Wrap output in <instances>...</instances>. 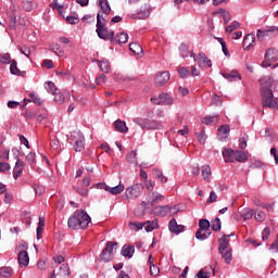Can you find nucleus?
Instances as JSON below:
<instances>
[{
  "label": "nucleus",
  "instance_id": "2f4dec72",
  "mask_svg": "<svg viewBox=\"0 0 278 278\" xmlns=\"http://www.w3.org/2000/svg\"><path fill=\"white\" fill-rule=\"evenodd\" d=\"M227 247H229V241H227V235H224L218 248L220 255H223L224 251H227Z\"/></svg>",
  "mask_w": 278,
  "mask_h": 278
},
{
  "label": "nucleus",
  "instance_id": "bb28decb",
  "mask_svg": "<svg viewBox=\"0 0 278 278\" xmlns=\"http://www.w3.org/2000/svg\"><path fill=\"white\" fill-rule=\"evenodd\" d=\"M129 51H131V53H135V55H142L143 53L142 46H140V43L138 42L130 43Z\"/></svg>",
  "mask_w": 278,
  "mask_h": 278
},
{
  "label": "nucleus",
  "instance_id": "69168bd1",
  "mask_svg": "<svg viewBox=\"0 0 278 278\" xmlns=\"http://www.w3.org/2000/svg\"><path fill=\"white\" fill-rule=\"evenodd\" d=\"M129 225L131 229H135L136 231H140V229L144 227V223H130Z\"/></svg>",
  "mask_w": 278,
  "mask_h": 278
},
{
  "label": "nucleus",
  "instance_id": "864d4df0",
  "mask_svg": "<svg viewBox=\"0 0 278 278\" xmlns=\"http://www.w3.org/2000/svg\"><path fill=\"white\" fill-rule=\"evenodd\" d=\"M219 14H222V16H223V18H224L225 25H227V23H229V21H231V14H229L228 11L222 9V10L219 11Z\"/></svg>",
  "mask_w": 278,
  "mask_h": 278
},
{
  "label": "nucleus",
  "instance_id": "680f3d73",
  "mask_svg": "<svg viewBox=\"0 0 278 278\" xmlns=\"http://www.w3.org/2000/svg\"><path fill=\"white\" fill-rule=\"evenodd\" d=\"M150 275H152V277H157L160 275V267L150 265Z\"/></svg>",
  "mask_w": 278,
  "mask_h": 278
},
{
  "label": "nucleus",
  "instance_id": "774afa93",
  "mask_svg": "<svg viewBox=\"0 0 278 278\" xmlns=\"http://www.w3.org/2000/svg\"><path fill=\"white\" fill-rule=\"evenodd\" d=\"M26 160L28 164H34V162H36V154L34 152L28 153Z\"/></svg>",
  "mask_w": 278,
  "mask_h": 278
},
{
  "label": "nucleus",
  "instance_id": "f3484780",
  "mask_svg": "<svg viewBox=\"0 0 278 278\" xmlns=\"http://www.w3.org/2000/svg\"><path fill=\"white\" fill-rule=\"evenodd\" d=\"M24 166H25V162H23L22 160L16 161L15 166L13 168V177L15 179H18V177H21Z\"/></svg>",
  "mask_w": 278,
  "mask_h": 278
},
{
  "label": "nucleus",
  "instance_id": "aec40b11",
  "mask_svg": "<svg viewBox=\"0 0 278 278\" xmlns=\"http://www.w3.org/2000/svg\"><path fill=\"white\" fill-rule=\"evenodd\" d=\"M113 40L117 42V45H125L129 40V35L125 31H122L117 34L115 37H113Z\"/></svg>",
  "mask_w": 278,
  "mask_h": 278
},
{
  "label": "nucleus",
  "instance_id": "e433bc0d",
  "mask_svg": "<svg viewBox=\"0 0 278 278\" xmlns=\"http://www.w3.org/2000/svg\"><path fill=\"white\" fill-rule=\"evenodd\" d=\"M199 229L205 232H211L210 231V220L207 219H200L199 222Z\"/></svg>",
  "mask_w": 278,
  "mask_h": 278
},
{
  "label": "nucleus",
  "instance_id": "7ed1b4c3",
  "mask_svg": "<svg viewBox=\"0 0 278 278\" xmlns=\"http://www.w3.org/2000/svg\"><path fill=\"white\" fill-rule=\"evenodd\" d=\"M135 125L141 127V129H162V124L155 119L142 118V117H135L132 119Z\"/></svg>",
  "mask_w": 278,
  "mask_h": 278
},
{
  "label": "nucleus",
  "instance_id": "c03bdc74",
  "mask_svg": "<svg viewBox=\"0 0 278 278\" xmlns=\"http://www.w3.org/2000/svg\"><path fill=\"white\" fill-rule=\"evenodd\" d=\"M203 125H212V123H218V116H205L202 118Z\"/></svg>",
  "mask_w": 278,
  "mask_h": 278
},
{
  "label": "nucleus",
  "instance_id": "052dcab7",
  "mask_svg": "<svg viewBox=\"0 0 278 278\" xmlns=\"http://www.w3.org/2000/svg\"><path fill=\"white\" fill-rule=\"evenodd\" d=\"M222 255H223L226 264H231V260H232L231 251L223 252Z\"/></svg>",
  "mask_w": 278,
  "mask_h": 278
},
{
  "label": "nucleus",
  "instance_id": "4be33fe9",
  "mask_svg": "<svg viewBox=\"0 0 278 278\" xmlns=\"http://www.w3.org/2000/svg\"><path fill=\"white\" fill-rule=\"evenodd\" d=\"M97 62L102 73H110V71H112V67L110 66V61H108L106 59H102L101 61L97 60Z\"/></svg>",
  "mask_w": 278,
  "mask_h": 278
},
{
  "label": "nucleus",
  "instance_id": "09e8293b",
  "mask_svg": "<svg viewBox=\"0 0 278 278\" xmlns=\"http://www.w3.org/2000/svg\"><path fill=\"white\" fill-rule=\"evenodd\" d=\"M239 27H240L239 22L235 21L226 27V33L231 34V33L236 31V29H238Z\"/></svg>",
  "mask_w": 278,
  "mask_h": 278
},
{
  "label": "nucleus",
  "instance_id": "a878e982",
  "mask_svg": "<svg viewBox=\"0 0 278 278\" xmlns=\"http://www.w3.org/2000/svg\"><path fill=\"white\" fill-rule=\"evenodd\" d=\"M249 160V154L240 150L235 151V161L236 162H247Z\"/></svg>",
  "mask_w": 278,
  "mask_h": 278
},
{
  "label": "nucleus",
  "instance_id": "7c9ffc66",
  "mask_svg": "<svg viewBox=\"0 0 278 278\" xmlns=\"http://www.w3.org/2000/svg\"><path fill=\"white\" fill-rule=\"evenodd\" d=\"M161 201H164V195H162V193L153 192L152 199L150 200V204L152 206L157 205V203H160Z\"/></svg>",
  "mask_w": 278,
  "mask_h": 278
},
{
  "label": "nucleus",
  "instance_id": "f257e3e1",
  "mask_svg": "<svg viewBox=\"0 0 278 278\" xmlns=\"http://www.w3.org/2000/svg\"><path fill=\"white\" fill-rule=\"evenodd\" d=\"M261 97L263 108H269V110H278V98H275L273 93V80L270 76H264L260 79Z\"/></svg>",
  "mask_w": 278,
  "mask_h": 278
},
{
  "label": "nucleus",
  "instance_id": "dca6fc26",
  "mask_svg": "<svg viewBox=\"0 0 278 278\" xmlns=\"http://www.w3.org/2000/svg\"><path fill=\"white\" fill-rule=\"evenodd\" d=\"M17 261L20 266H29V254L27 251H20Z\"/></svg>",
  "mask_w": 278,
  "mask_h": 278
},
{
  "label": "nucleus",
  "instance_id": "37998d69",
  "mask_svg": "<svg viewBox=\"0 0 278 278\" xmlns=\"http://www.w3.org/2000/svg\"><path fill=\"white\" fill-rule=\"evenodd\" d=\"M243 220H251L253 216H255V211L251 208H245V211L241 214Z\"/></svg>",
  "mask_w": 278,
  "mask_h": 278
},
{
  "label": "nucleus",
  "instance_id": "3c124183",
  "mask_svg": "<svg viewBox=\"0 0 278 278\" xmlns=\"http://www.w3.org/2000/svg\"><path fill=\"white\" fill-rule=\"evenodd\" d=\"M254 218L257 223H264V220H266V213L262 212V211H257L254 214Z\"/></svg>",
  "mask_w": 278,
  "mask_h": 278
},
{
  "label": "nucleus",
  "instance_id": "20e7f679",
  "mask_svg": "<svg viewBox=\"0 0 278 278\" xmlns=\"http://www.w3.org/2000/svg\"><path fill=\"white\" fill-rule=\"evenodd\" d=\"M116 247H118V242L108 241L100 254V260L102 262H112V260H114V251H116Z\"/></svg>",
  "mask_w": 278,
  "mask_h": 278
},
{
  "label": "nucleus",
  "instance_id": "5fc2aeb1",
  "mask_svg": "<svg viewBox=\"0 0 278 278\" xmlns=\"http://www.w3.org/2000/svg\"><path fill=\"white\" fill-rule=\"evenodd\" d=\"M22 7H23V10H25V12H31V10H34V2L25 0Z\"/></svg>",
  "mask_w": 278,
  "mask_h": 278
},
{
  "label": "nucleus",
  "instance_id": "393cba45",
  "mask_svg": "<svg viewBox=\"0 0 278 278\" xmlns=\"http://www.w3.org/2000/svg\"><path fill=\"white\" fill-rule=\"evenodd\" d=\"M125 191V185L119 184L115 187H109L106 188V192H110V194H121Z\"/></svg>",
  "mask_w": 278,
  "mask_h": 278
},
{
  "label": "nucleus",
  "instance_id": "473e14b6",
  "mask_svg": "<svg viewBox=\"0 0 278 278\" xmlns=\"http://www.w3.org/2000/svg\"><path fill=\"white\" fill-rule=\"evenodd\" d=\"M46 90L50 94H56L60 89L55 87V84L53 81L46 83Z\"/></svg>",
  "mask_w": 278,
  "mask_h": 278
},
{
  "label": "nucleus",
  "instance_id": "9b49d317",
  "mask_svg": "<svg viewBox=\"0 0 278 278\" xmlns=\"http://www.w3.org/2000/svg\"><path fill=\"white\" fill-rule=\"evenodd\" d=\"M169 80H170V73H168L166 71L157 74L155 77L156 86H164V85L168 84Z\"/></svg>",
  "mask_w": 278,
  "mask_h": 278
},
{
  "label": "nucleus",
  "instance_id": "58836bf2",
  "mask_svg": "<svg viewBox=\"0 0 278 278\" xmlns=\"http://www.w3.org/2000/svg\"><path fill=\"white\" fill-rule=\"evenodd\" d=\"M126 160L129 164H138V154L136 151H130Z\"/></svg>",
  "mask_w": 278,
  "mask_h": 278
},
{
  "label": "nucleus",
  "instance_id": "8fccbe9b",
  "mask_svg": "<svg viewBox=\"0 0 278 278\" xmlns=\"http://www.w3.org/2000/svg\"><path fill=\"white\" fill-rule=\"evenodd\" d=\"M198 140L200 144H205L207 140V135L205 134V127H202L201 132L198 135Z\"/></svg>",
  "mask_w": 278,
  "mask_h": 278
},
{
  "label": "nucleus",
  "instance_id": "f704fd0d",
  "mask_svg": "<svg viewBox=\"0 0 278 278\" xmlns=\"http://www.w3.org/2000/svg\"><path fill=\"white\" fill-rule=\"evenodd\" d=\"M59 275L61 277H68V275H71V269L68 268V264H63L60 266Z\"/></svg>",
  "mask_w": 278,
  "mask_h": 278
},
{
  "label": "nucleus",
  "instance_id": "a18cd8bd",
  "mask_svg": "<svg viewBox=\"0 0 278 278\" xmlns=\"http://www.w3.org/2000/svg\"><path fill=\"white\" fill-rule=\"evenodd\" d=\"M0 277H4V278L12 277V268L11 267H1L0 268Z\"/></svg>",
  "mask_w": 278,
  "mask_h": 278
},
{
  "label": "nucleus",
  "instance_id": "4c0bfd02",
  "mask_svg": "<svg viewBox=\"0 0 278 278\" xmlns=\"http://www.w3.org/2000/svg\"><path fill=\"white\" fill-rule=\"evenodd\" d=\"M16 60H12L10 65V73L11 75H21V70H18Z\"/></svg>",
  "mask_w": 278,
  "mask_h": 278
},
{
  "label": "nucleus",
  "instance_id": "9d476101",
  "mask_svg": "<svg viewBox=\"0 0 278 278\" xmlns=\"http://www.w3.org/2000/svg\"><path fill=\"white\" fill-rule=\"evenodd\" d=\"M195 62H198L199 66L202 68H212V61L207 59L205 53H200L197 58H194Z\"/></svg>",
  "mask_w": 278,
  "mask_h": 278
},
{
  "label": "nucleus",
  "instance_id": "0e129e2a",
  "mask_svg": "<svg viewBox=\"0 0 278 278\" xmlns=\"http://www.w3.org/2000/svg\"><path fill=\"white\" fill-rule=\"evenodd\" d=\"M178 73H179L180 77H188V76H190V70H188L186 67H180L178 70Z\"/></svg>",
  "mask_w": 278,
  "mask_h": 278
},
{
  "label": "nucleus",
  "instance_id": "13d9d810",
  "mask_svg": "<svg viewBox=\"0 0 278 278\" xmlns=\"http://www.w3.org/2000/svg\"><path fill=\"white\" fill-rule=\"evenodd\" d=\"M197 278H210L211 274L210 271L205 270V269H200L198 271V274L195 275Z\"/></svg>",
  "mask_w": 278,
  "mask_h": 278
},
{
  "label": "nucleus",
  "instance_id": "1a4fd4ad",
  "mask_svg": "<svg viewBox=\"0 0 278 278\" xmlns=\"http://www.w3.org/2000/svg\"><path fill=\"white\" fill-rule=\"evenodd\" d=\"M96 33L101 40L110 39L111 41H114V30L109 31L108 27L105 26L102 28L96 29Z\"/></svg>",
  "mask_w": 278,
  "mask_h": 278
},
{
  "label": "nucleus",
  "instance_id": "603ef678",
  "mask_svg": "<svg viewBox=\"0 0 278 278\" xmlns=\"http://www.w3.org/2000/svg\"><path fill=\"white\" fill-rule=\"evenodd\" d=\"M17 49L21 53H23V55H25L28 59L29 55H31V50L27 46H18Z\"/></svg>",
  "mask_w": 278,
  "mask_h": 278
},
{
  "label": "nucleus",
  "instance_id": "bf43d9fd",
  "mask_svg": "<svg viewBox=\"0 0 278 278\" xmlns=\"http://www.w3.org/2000/svg\"><path fill=\"white\" fill-rule=\"evenodd\" d=\"M29 98L31 99L33 103L36 105H42V100L40 97L36 96L35 93H29Z\"/></svg>",
  "mask_w": 278,
  "mask_h": 278
},
{
  "label": "nucleus",
  "instance_id": "6ab92c4d",
  "mask_svg": "<svg viewBox=\"0 0 278 278\" xmlns=\"http://www.w3.org/2000/svg\"><path fill=\"white\" fill-rule=\"evenodd\" d=\"M98 5L101 9V12L106 16L110 15V12H112V8L110 7V1L108 0L98 1Z\"/></svg>",
  "mask_w": 278,
  "mask_h": 278
},
{
  "label": "nucleus",
  "instance_id": "5701e85b",
  "mask_svg": "<svg viewBox=\"0 0 278 278\" xmlns=\"http://www.w3.org/2000/svg\"><path fill=\"white\" fill-rule=\"evenodd\" d=\"M143 227H144L147 233H151V231H153L154 229H157V227H159L157 219L148 220V222L143 223Z\"/></svg>",
  "mask_w": 278,
  "mask_h": 278
},
{
  "label": "nucleus",
  "instance_id": "ddd939ff",
  "mask_svg": "<svg viewBox=\"0 0 278 278\" xmlns=\"http://www.w3.org/2000/svg\"><path fill=\"white\" fill-rule=\"evenodd\" d=\"M255 47V35L249 34L243 39V49L245 51H251Z\"/></svg>",
  "mask_w": 278,
  "mask_h": 278
},
{
  "label": "nucleus",
  "instance_id": "f8f14e48",
  "mask_svg": "<svg viewBox=\"0 0 278 278\" xmlns=\"http://www.w3.org/2000/svg\"><path fill=\"white\" fill-rule=\"evenodd\" d=\"M222 155H223L226 163H233L235 162L236 150H233L231 148H224L223 151H222Z\"/></svg>",
  "mask_w": 278,
  "mask_h": 278
},
{
  "label": "nucleus",
  "instance_id": "6e6552de",
  "mask_svg": "<svg viewBox=\"0 0 278 278\" xmlns=\"http://www.w3.org/2000/svg\"><path fill=\"white\" fill-rule=\"evenodd\" d=\"M168 229L170 233L179 236V233H184V231H186V226L177 224V219L173 218L168 223Z\"/></svg>",
  "mask_w": 278,
  "mask_h": 278
},
{
  "label": "nucleus",
  "instance_id": "a19ab883",
  "mask_svg": "<svg viewBox=\"0 0 278 278\" xmlns=\"http://www.w3.org/2000/svg\"><path fill=\"white\" fill-rule=\"evenodd\" d=\"M216 40L222 46V51L225 54V56L229 58V50L227 49V43L225 42V39H223L222 37H217Z\"/></svg>",
  "mask_w": 278,
  "mask_h": 278
},
{
  "label": "nucleus",
  "instance_id": "f03ea898",
  "mask_svg": "<svg viewBox=\"0 0 278 278\" xmlns=\"http://www.w3.org/2000/svg\"><path fill=\"white\" fill-rule=\"evenodd\" d=\"M92 219L90 218V215H88L87 212L84 210H77L74 212V214L68 218L67 225L70 229L79 230V229H87L88 225Z\"/></svg>",
  "mask_w": 278,
  "mask_h": 278
},
{
  "label": "nucleus",
  "instance_id": "79ce46f5",
  "mask_svg": "<svg viewBox=\"0 0 278 278\" xmlns=\"http://www.w3.org/2000/svg\"><path fill=\"white\" fill-rule=\"evenodd\" d=\"M96 27H97V29H102L103 27H105V17H103V15L101 13L97 14Z\"/></svg>",
  "mask_w": 278,
  "mask_h": 278
},
{
  "label": "nucleus",
  "instance_id": "a211bd4d",
  "mask_svg": "<svg viewBox=\"0 0 278 278\" xmlns=\"http://www.w3.org/2000/svg\"><path fill=\"white\" fill-rule=\"evenodd\" d=\"M135 252L136 248H134V245H123L121 254L123 255V257H128L129 260H131Z\"/></svg>",
  "mask_w": 278,
  "mask_h": 278
},
{
  "label": "nucleus",
  "instance_id": "ea45409f",
  "mask_svg": "<svg viewBox=\"0 0 278 278\" xmlns=\"http://www.w3.org/2000/svg\"><path fill=\"white\" fill-rule=\"evenodd\" d=\"M210 175H212V168L210 167V165H203L202 166V177L205 181H207V179H210Z\"/></svg>",
  "mask_w": 278,
  "mask_h": 278
},
{
  "label": "nucleus",
  "instance_id": "de8ad7c7",
  "mask_svg": "<svg viewBox=\"0 0 278 278\" xmlns=\"http://www.w3.org/2000/svg\"><path fill=\"white\" fill-rule=\"evenodd\" d=\"M0 62L2 64H10L12 62V56L10 53H0Z\"/></svg>",
  "mask_w": 278,
  "mask_h": 278
},
{
  "label": "nucleus",
  "instance_id": "39448f33",
  "mask_svg": "<svg viewBox=\"0 0 278 278\" xmlns=\"http://www.w3.org/2000/svg\"><path fill=\"white\" fill-rule=\"evenodd\" d=\"M142 190H144V185L141 182L135 184L128 188H126V198L129 200L138 199L140 194H142Z\"/></svg>",
  "mask_w": 278,
  "mask_h": 278
},
{
  "label": "nucleus",
  "instance_id": "b1692460",
  "mask_svg": "<svg viewBox=\"0 0 278 278\" xmlns=\"http://www.w3.org/2000/svg\"><path fill=\"white\" fill-rule=\"evenodd\" d=\"M49 49L59 58H64V49H62L59 43H51Z\"/></svg>",
  "mask_w": 278,
  "mask_h": 278
},
{
  "label": "nucleus",
  "instance_id": "412c9836",
  "mask_svg": "<svg viewBox=\"0 0 278 278\" xmlns=\"http://www.w3.org/2000/svg\"><path fill=\"white\" fill-rule=\"evenodd\" d=\"M114 127L116 131H119V134H127V131H129V128H127V124L121 119H117L114 123Z\"/></svg>",
  "mask_w": 278,
  "mask_h": 278
},
{
  "label": "nucleus",
  "instance_id": "c85d7f7f",
  "mask_svg": "<svg viewBox=\"0 0 278 278\" xmlns=\"http://www.w3.org/2000/svg\"><path fill=\"white\" fill-rule=\"evenodd\" d=\"M151 14V11L149 9H141L140 11H137V13L134 14L135 18H139L140 21L147 18Z\"/></svg>",
  "mask_w": 278,
  "mask_h": 278
},
{
  "label": "nucleus",
  "instance_id": "338daca9",
  "mask_svg": "<svg viewBox=\"0 0 278 278\" xmlns=\"http://www.w3.org/2000/svg\"><path fill=\"white\" fill-rule=\"evenodd\" d=\"M66 22L70 25H77V23H79V20L76 16L70 15L66 17Z\"/></svg>",
  "mask_w": 278,
  "mask_h": 278
},
{
  "label": "nucleus",
  "instance_id": "6e6d98bb",
  "mask_svg": "<svg viewBox=\"0 0 278 278\" xmlns=\"http://www.w3.org/2000/svg\"><path fill=\"white\" fill-rule=\"evenodd\" d=\"M179 51H180L181 58H188V55H190V52L188 51V46H186V43H182L179 47Z\"/></svg>",
  "mask_w": 278,
  "mask_h": 278
},
{
  "label": "nucleus",
  "instance_id": "c756f323",
  "mask_svg": "<svg viewBox=\"0 0 278 278\" xmlns=\"http://www.w3.org/2000/svg\"><path fill=\"white\" fill-rule=\"evenodd\" d=\"M45 231V217H39V223L37 227V240L42 238V232Z\"/></svg>",
  "mask_w": 278,
  "mask_h": 278
},
{
  "label": "nucleus",
  "instance_id": "e2e57ef3",
  "mask_svg": "<svg viewBox=\"0 0 278 278\" xmlns=\"http://www.w3.org/2000/svg\"><path fill=\"white\" fill-rule=\"evenodd\" d=\"M269 251H271V253H278V233L276 240L271 243Z\"/></svg>",
  "mask_w": 278,
  "mask_h": 278
},
{
  "label": "nucleus",
  "instance_id": "2eb2a0df",
  "mask_svg": "<svg viewBox=\"0 0 278 278\" xmlns=\"http://www.w3.org/2000/svg\"><path fill=\"white\" fill-rule=\"evenodd\" d=\"M223 77L227 79L228 81H238V79H242V76L238 71H231V72H224L222 73Z\"/></svg>",
  "mask_w": 278,
  "mask_h": 278
},
{
  "label": "nucleus",
  "instance_id": "4468645a",
  "mask_svg": "<svg viewBox=\"0 0 278 278\" xmlns=\"http://www.w3.org/2000/svg\"><path fill=\"white\" fill-rule=\"evenodd\" d=\"M75 139V144H74V149L76 152H81L83 149H85V138L81 134L76 132V137H74Z\"/></svg>",
  "mask_w": 278,
  "mask_h": 278
},
{
  "label": "nucleus",
  "instance_id": "4d7b16f0",
  "mask_svg": "<svg viewBox=\"0 0 278 278\" xmlns=\"http://www.w3.org/2000/svg\"><path fill=\"white\" fill-rule=\"evenodd\" d=\"M247 142H249V136H245V137H241L239 139V148L244 151V149H247L248 144Z\"/></svg>",
  "mask_w": 278,
  "mask_h": 278
},
{
  "label": "nucleus",
  "instance_id": "0eeeda50",
  "mask_svg": "<svg viewBox=\"0 0 278 278\" xmlns=\"http://www.w3.org/2000/svg\"><path fill=\"white\" fill-rule=\"evenodd\" d=\"M154 105H173V97L168 93H160L157 97L151 98Z\"/></svg>",
  "mask_w": 278,
  "mask_h": 278
},
{
  "label": "nucleus",
  "instance_id": "49530a36",
  "mask_svg": "<svg viewBox=\"0 0 278 278\" xmlns=\"http://www.w3.org/2000/svg\"><path fill=\"white\" fill-rule=\"evenodd\" d=\"M54 96V102L59 103V105H62V103H64L65 98L64 94H62V92H60V89L56 91V93H52Z\"/></svg>",
  "mask_w": 278,
  "mask_h": 278
},
{
  "label": "nucleus",
  "instance_id": "423d86ee",
  "mask_svg": "<svg viewBox=\"0 0 278 278\" xmlns=\"http://www.w3.org/2000/svg\"><path fill=\"white\" fill-rule=\"evenodd\" d=\"M278 59V50L275 48H268L265 53V60L262 62L263 68H268L273 64L270 62H277Z\"/></svg>",
  "mask_w": 278,
  "mask_h": 278
},
{
  "label": "nucleus",
  "instance_id": "72a5a7b5",
  "mask_svg": "<svg viewBox=\"0 0 278 278\" xmlns=\"http://www.w3.org/2000/svg\"><path fill=\"white\" fill-rule=\"evenodd\" d=\"M208 236H212V232H205V230H201L200 228L195 232L197 240H207Z\"/></svg>",
  "mask_w": 278,
  "mask_h": 278
},
{
  "label": "nucleus",
  "instance_id": "cd10ccee",
  "mask_svg": "<svg viewBox=\"0 0 278 278\" xmlns=\"http://www.w3.org/2000/svg\"><path fill=\"white\" fill-rule=\"evenodd\" d=\"M156 210L159 211L160 216H167V214H173V206L170 205L159 206Z\"/></svg>",
  "mask_w": 278,
  "mask_h": 278
},
{
  "label": "nucleus",
  "instance_id": "c9c22d12",
  "mask_svg": "<svg viewBox=\"0 0 278 278\" xmlns=\"http://www.w3.org/2000/svg\"><path fill=\"white\" fill-rule=\"evenodd\" d=\"M223 228V223L220 222V218L216 217L211 225V229L213 231H220V229Z\"/></svg>",
  "mask_w": 278,
  "mask_h": 278
}]
</instances>
